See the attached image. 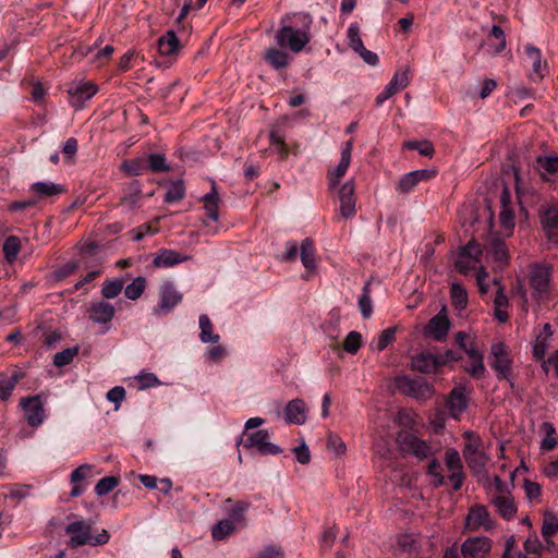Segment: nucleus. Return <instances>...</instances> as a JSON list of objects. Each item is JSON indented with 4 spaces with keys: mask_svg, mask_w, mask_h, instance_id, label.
I'll list each match as a JSON object with an SVG mask.
<instances>
[{
    "mask_svg": "<svg viewBox=\"0 0 558 558\" xmlns=\"http://www.w3.org/2000/svg\"><path fill=\"white\" fill-rule=\"evenodd\" d=\"M301 17L303 26L300 28H294L291 25H282L278 28L275 34V43L278 47L299 53L310 43L312 19L308 15H302Z\"/></svg>",
    "mask_w": 558,
    "mask_h": 558,
    "instance_id": "obj_1",
    "label": "nucleus"
},
{
    "mask_svg": "<svg viewBox=\"0 0 558 558\" xmlns=\"http://www.w3.org/2000/svg\"><path fill=\"white\" fill-rule=\"evenodd\" d=\"M396 444L399 451L407 456H412L417 460H424L433 456L432 447L414 433L400 430L396 436Z\"/></svg>",
    "mask_w": 558,
    "mask_h": 558,
    "instance_id": "obj_2",
    "label": "nucleus"
},
{
    "mask_svg": "<svg viewBox=\"0 0 558 558\" xmlns=\"http://www.w3.org/2000/svg\"><path fill=\"white\" fill-rule=\"evenodd\" d=\"M245 435V432L243 433ZM270 435L267 429H259L254 433L246 434V438H241L238 441V445L243 444L246 449H255L258 453L263 456L268 454H279L281 453V448L276 444L270 442Z\"/></svg>",
    "mask_w": 558,
    "mask_h": 558,
    "instance_id": "obj_3",
    "label": "nucleus"
},
{
    "mask_svg": "<svg viewBox=\"0 0 558 558\" xmlns=\"http://www.w3.org/2000/svg\"><path fill=\"white\" fill-rule=\"evenodd\" d=\"M489 364L499 379L511 380L512 360L505 343L498 342L492 345Z\"/></svg>",
    "mask_w": 558,
    "mask_h": 558,
    "instance_id": "obj_4",
    "label": "nucleus"
},
{
    "mask_svg": "<svg viewBox=\"0 0 558 558\" xmlns=\"http://www.w3.org/2000/svg\"><path fill=\"white\" fill-rule=\"evenodd\" d=\"M551 269L544 264H536L530 272V284L533 295L538 301H544L549 295Z\"/></svg>",
    "mask_w": 558,
    "mask_h": 558,
    "instance_id": "obj_5",
    "label": "nucleus"
},
{
    "mask_svg": "<svg viewBox=\"0 0 558 558\" xmlns=\"http://www.w3.org/2000/svg\"><path fill=\"white\" fill-rule=\"evenodd\" d=\"M396 386L402 393L415 399L433 396L432 386L423 377L400 376L396 379Z\"/></svg>",
    "mask_w": 558,
    "mask_h": 558,
    "instance_id": "obj_6",
    "label": "nucleus"
},
{
    "mask_svg": "<svg viewBox=\"0 0 558 558\" xmlns=\"http://www.w3.org/2000/svg\"><path fill=\"white\" fill-rule=\"evenodd\" d=\"M332 192L337 193L339 201V215L342 219H351L356 214V197L354 181L349 180L339 184Z\"/></svg>",
    "mask_w": 558,
    "mask_h": 558,
    "instance_id": "obj_7",
    "label": "nucleus"
},
{
    "mask_svg": "<svg viewBox=\"0 0 558 558\" xmlns=\"http://www.w3.org/2000/svg\"><path fill=\"white\" fill-rule=\"evenodd\" d=\"M97 92L98 86L95 83L90 81L75 80L68 88L70 105L76 110L82 109L86 101L90 100Z\"/></svg>",
    "mask_w": 558,
    "mask_h": 558,
    "instance_id": "obj_8",
    "label": "nucleus"
},
{
    "mask_svg": "<svg viewBox=\"0 0 558 558\" xmlns=\"http://www.w3.org/2000/svg\"><path fill=\"white\" fill-rule=\"evenodd\" d=\"M481 248L475 242H469L460 252L457 260L456 268L463 275H469L470 271H478L480 267H484L481 262Z\"/></svg>",
    "mask_w": 558,
    "mask_h": 558,
    "instance_id": "obj_9",
    "label": "nucleus"
},
{
    "mask_svg": "<svg viewBox=\"0 0 558 558\" xmlns=\"http://www.w3.org/2000/svg\"><path fill=\"white\" fill-rule=\"evenodd\" d=\"M539 219L547 240L558 244V202L543 205Z\"/></svg>",
    "mask_w": 558,
    "mask_h": 558,
    "instance_id": "obj_10",
    "label": "nucleus"
},
{
    "mask_svg": "<svg viewBox=\"0 0 558 558\" xmlns=\"http://www.w3.org/2000/svg\"><path fill=\"white\" fill-rule=\"evenodd\" d=\"M445 464L449 472V482L454 490L461 489L464 482V472L461 456L454 448H449L445 452Z\"/></svg>",
    "mask_w": 558,
    "mask_h": 558,
    "instance_id": "obj_11",
    "label": "nucleus"
},
{
    "mask_svg": "<svg viewBox=\"0 0 558 558\" xmlns=\"http://www.w3.org/2000/svg\"><path fill=\"white\" fill-rule=\"evenodd\" d=\"M410 69L404 68L397 71L389 83L385 86L384 90L380 92L375 99L377 106H381L386 100L392 97L399 90L408 87L410 84Z\"/></svg>",
    "mask_w": 558,
    "mask_h": 558,
    "instance_id": "obj_12",
    "label": "nucleus"
},
{
    "mask_svg": "<svg viewBox=\"0 0 558 558\" xmlns=\"http://www.w3.org/2000/svg\"><path fill=\"white\" fill-rule=\"evenodd\" d=\"M182 294L172 282H165L159 289V300L154 312L157 314H169L180 302Z\"/></svg>",
    "mask_w": 558,
    "mask_h": 558,
    "instance_id": "obj_13",
    "label": "nucleus"
},
{
    "mask_svg": "<svg viewBox=\"0 0 558 558\" xmlns=\"http://www.w3.org/2000/svg\"><path fill=\"white\" fill-rule=\"evenodd\" d=\"M352 146V141H348L341 150L340 161L335 168L328 170L327 180L329 191H333L340 184L341 178L347 173L351 162Z\"/></svg>",
    "mask_w": 558,
    "mask_h": 558,
    "instance_id": "obj_14",
    "label": "nucleus"
},
{
    "mask_svg": "<svg viewBox=\"0 0 558 558\" xmlns=\"http://www.w3.org/2000/svg\"><path fill=\"white\" fill-rule=\"evenodd\" d=\"M21 407L25 412L27 423L37 427L41 425L46 418L44 404L39 396H31L21 400Z\"/></svg>",
    "mask_w": 558,
    "mask_h": 558,
    "instance_id": "obj_15",
    "label": "nucleus"
},
{
    "mask_svg": "<svg viewBox=\"0 0 558 558\" xmlns=\"http://www.w3.org/2000/svg\"><path fill=\"white\" fill-rule=\"evenodd\" d=\"M437 174L435 169H420L408 172L398 182L397 191L402 194L412 192L420 182L428 181Z\"/></svg>",
    "mask_w": 558,
    "mask_h": 558,
    "instance_id": "obj_16",
    "label": "nucleus"
},
{
    "mask_svg": "<svg viewBox=\"0 0 558 558\" xmlns=\"http://www.w3.org/2000/svg\"><path fill=\"white\" fill-rule=\"evenodd\" d=\"M493 526L490 515L483 505H475L470 508L465 518V529L470 532H476L481 529L489 530Z\"/></svg>",
    "mask_w": 558,
    "mask_h": 558,
    "instance_id": "obj_17",
    "label": "nucleus"
},
{
    "mask_svg": "<svg viewBox=\"0 0 558 558\" xmlns=\"http://www.w3.org/2000/svg\"><path fill=\"white\" fill-rule=\"evenodd\" d=\"M469 405V392L464 386L454 387L447 401L446 407L451 417L459 418Z\"/></svg>",
    "mask_w": 558,
    "mask_h": 558,
    "instance_id": "obj_18",
    "label": "nucleus"
},
{
    "mask_svg": "<svg viewBox=\"0 0 558 558\" xmlns=\"http://www.w3.org/2000/svg\"><path fill=\"white\" fill-rule=\"evenodd\" d=\"M65 532L70 536V542L73 547L85 544L90 545V525L87 522L83 520L72 522L66 526Z\"/></svg>",
    "mask_w": 558,
    "mask_h": 558,
    "instance_id": "obj_19",
    "label": "nucleus"
},
{
    "mask_svg": "<svg viewBox=\"0 0 558 558\" xmlns=\"http://www.w3.org/2000/svg\"><path fill=\"white\" fill-rule=\"evenodd\" d=\"M490 549V542L487 537H473L466 539L462 545L463 558H486Z\"/></svg>",
    "mask_w": 558,
    "mask_h": 558,
    "instance_id": "obj_20",
    "label": "nucleus"
},
{
    "mask_svg": "<svg viewBox=\"0 0 558 558\" xmlns=\"http://www.w3.org/2000/svg\"><path fill=\"white\" fill-rule=\"evenodd\" d=\"M463 457L470 471L478 481L487 477L486 465L490 461V457L485 450L472 452Z\"/></svg>",
    "mask_w": 558,
    "mask_h": 558,
    "instance_id": "obj_21",
    "label": "nucleus"
},
{
    "mask_svg": "<svg viewBox=\"0 0 558 558\" xmlns=\"http://www.w3.org/2000/svg\"><path fill=\"white\" fill-rule=\"evenodd\" d=\"M492 283L497 287L496 295L494 299V317L499 323H507L509 319V299L505 293V287L496 278L492 280Z\"/></svg>",
    "mask_w": 558,
    "mask_h": 558,
    "instance_id": "obj_22",
    "label": "nucleus"
},
{
    "mask_svg": "<svg viewBox=\"0 0 558 558\" xmlns=\"http://www.w3.org/2000/svg\"><path fill=\"white\" fill-rule=\"evenodd\" d=\"M553 330L551 326L546 323L542 329L536 333L535 341L533 344V355L536 360H544L548 349L551 345Z\"/></svg>",
    "mask_w": 558,
    "mask_h": 558,
    "instance_id": "obj_23",
    "label": "nucleus"
},
{
    "mask_svg": "<svg viewBox=\"0 0 558 558\" xmlns=\"http://www.w3.org/2000/svg\"><path fill=\"white\" fill-rule=\"evenodd\" d=\"M442 363L444 361L440 356L422 352L413 357L412 367L421 373L430 374L436 372Z\"/></svg>",
    "mask_w": 558,
    "mask_h": 558,
    "instance_id": "obj_24",
    "label": "nucleus"
},
{
    "mask_svg": "<svg viewBox=\"0 0 558 558\" xmlns=\"http://www.w3.org/2000/svg\"><path fill=\"white\" fill-rule=\"evenodd\" d=\"M89 318L96 324H107L111 322L114 316V306L106 301H98L92 303L89 307Z\"/></svg>",
    "mask_w": 558,
    "mask_h": 558,
    "instance_id": "obj_25",
    "label": "nucleus"
},
{
    "mask_svg": "<svg viewBox=\"0 0 558 558\" xmlns=\"http://www.w3.org/2000/svg\"><path fill=\"white\" fill-rule=\"evenodd\" d=\"M525 53L527 61L531 63L532 66L530 77L536 82L544 76L546 63L542 60L541 50L533 45L525 46Z\"/></svg>",
    "mask_w": 558,
    "mask_h": 558,
    "instance_id": "obj_26",
    "label": "nucleus"
},
{
    "mask_svg": "<svg viewBox=\"0 0 558 558\" xmlns=\"http://www.w3.org/2000/svg\"><path fill=\"white\" fill-rule=\"evenodd\" d=\"M283 412L286 421L290 424L302 425L306 421V405L301 399L291 400Z\"/></svg>",
    "mask_w": 558,
    "mask_h": 558,
    "instance_id": "obj_27",
    "label": "nucleus"
},
{
    "mask_svg": "<svg viewBox=\"0 0 558 558\" xmlns=\"http://www.w3.org/2000/svg\"><path fill=\"white\" fill-rule=\"evenodd\" d=\"M187 258V256L180 255L173 250L161 248L155 254L153 264L158 268H169L185 262Z\"/></svg>",
    "mask_w": 558,
    "mask_h": 558,
    "instance_id": "obj_28",
    "label": "nucleus"
},
{
    "mask_svg": "<svg viewBox=\"0 0 558 558\" xmlns=\"http://www.w3.org/2000/svg\"><path fill=\"white\" fill-rule=\"evenodd\" d=\"M449 328L450 322L448 317L446 314L439 313L429 320L426 327V335L435 340H441L447 336Z\"/></svg>",
    "mask_w": 558,
    "mask_h": 558,
    "instance_id": "obj_29",
    "label": "nucleus"
},
{
    "mask_svg": "<svg viewBox=\"0 0 558 558\" xmlns=\"http://www.w3.org/2000/svg\"><path fill=\"white\" fill-rule=\"evenodd\" d=\"M202 201L204 203V209L206 211L207 218L214 222H217L219 219L220 197L215 181L211 182L210 191L202 197Z\"/></svg>",
    "mask_w": 558,
    "mask_h": 558,
    "instance_id": "obj_30",
    "label": "nucleus"
},
{
    "mask_svg": "<svg viewBox=\"0 0 558 558\" xmlns=\"http://www.w3.org/2000/svg\"><path fill=\"white\" fill-rule=\"evenodd\" d=\"M264 59L275 70L287 68L291 61V57L286 51V48H280L277 45L266 50Z\"/></svg>",
    "mask_w": 558,
    "mask_h": 558,
    "instance_id": "obj_31",
    "label": "nucleus"
},
{
    "mask_svg": "<svg viewBox=\"0 0 558 558\" xmlns=\"http://www.w3.org/2000/svg\"><path fill=\"white\" fill-rule=\"evenodd\" d=\"M492 504L506 520H511L517 513V507L511 494L494 495L492 497Z\"/></svg>",
    "mask_w": 558,
    "mask_h": 558,
    "instance_id": "obj_32",
    "label": "nucleus"
},
{
    "mask_svg": "<svg viewBox=\"0 0 558 558\" xmlns=\"http://www.w3.org/2000/svg\"><path fill=\"white\" fill-rule=\"evenodd\" d=\"M29 190L38 199L56 196L64 192V187L61 184L46 181L33 183Z\"/></svg>",
    "mask_w": 558,
    "mask_h": 558,
    "instance_id": "obj_33",
    "label": "nucleus"
},
{
    "mask_svg": "<svg viewBox=\"0 0 558 558\" xmlns=\"http://www.w3.org/2000/svg\"><path fill=\"white\" fill-rule=\"evenodd\" d=\"M300 257L302 265L308 271H313L316 268V248L312 239L306 238L302 241L300 246Z\"/></svg>",
    "mask_w": 558,
    "mask_h": 558,
    "instance_id": "obj_34",
    "label": "nucleus"
},
{
    "mask_svg": "<svg viewBox=\"0 0 558 558\" xmlns=\"http://www.w3.org/2000/svg\"><path fill=\"white\" fill-rule=\"evenodd\" d=\"M179 48L180 43L174 31H168L158 39V50L162 56H172Z\"/></svg>",
    "mask_w": 558,
    "mask_h": 558,
    "instance_id": "obj_35",
    "label": "nucleus"
},
{
    "mask_svg": "<svg viewBox=\"0 0 558 558\" xmlns=\"http://www.w3.org/2000/svg\"><path fill=\"white\" fill-rule=\"evenodd\" d=\"M468 356L470 364L466 367V372L475 378H482L486 371L483 362V354L476 348H471Z\"/></svg>",
    "mask_w": 558,
    "mask_h": 558,
    "instance_id": "obj_36",
    "label": "nucleus"
},
{
    "mask_svg": "<svg viewBox=\"0 0 558 558\" xmlns=\"http://www.w3.org/2000/svg\"><path fill=\"white\" fill-rule=\"evenodd\" d=\"M541 429L544 433V437L541 441V449L543 451L553 450L558 445V436L554 424L550 422H544L541 425Z\"/></svg>",
    "mask_w": 558,
    "mask_h": 558,
    "instance_id": "obj_37",
    "label": "nucleus"
},
{
    "mask_svg": "<svg viewBox=\"0 0 558 558\" xmlns=\"http://www.w3.org/2000/svg\"><path fill=\"white\" fill-rule=\"evenodd\" d=\"M121 169L129 175L137 177L147 171L146 156H140L131 160H124Z\"/></svg>",
    "mask_w": 558,
    "mask_h": 558,
    "instance_id": "obj_38",
    "label": "nucleus"
},
{
    "mask_svg": "<svg viewBox=\"0 0 558 558\" xmlns=\"http://www.w3.org/2000/svg\"><path fill=\"white\" fill-rule=\"evenodd\" d=\"M198 324H199V329H201L199 339L202 342H204V343L218 342L220 337L218 333L214 332V327H213L211 320L207 315H205V314L201 315L198 318Z\"/></svg>",
    "mask_w": 558,
    "mask_h": 558,
    "instance_id": "obj_39",
    "label": "nucleus"
},
{
    "mask_svg": "<svg viewBox=\"0 0 558 558\" xmlns=\"http://www.w3.org/2000/svg\"><path fill=\"white\" fill-rule=\"evenodd\" d=\"M396 328H387L383 330L376 338L371 341V349L380 352L385 350L395 339Z\"/></svg>",
    "mask_w": 558,
    "mask_h": 558,
    "instance_id": "obj_40",
    "label": "nucleus"
},
{
    "mask_svg": "<svg viewBox=\"0 0 558 558\" xmlns=\"http://www.w3.org/2000/svg\"><path fill=\"white\" fill-rule=\"evenodd\" d=\"M450 296L453 306L461 311L466 307L468 304V292L464 287L458 282L451 283Z\"/></svg>",
    "mask_w": 558,
    "mask_h": 558,
    "instance_id": "obj_41",
    "label": "nucleus"
},
{
    "mask_svg": "<svg viewBox=\"0 0 558 558\" xmlns=\"http://www.w3.org/2000/svg\"><path fill=\"white\" fill-rule=\"evenodd\" d=\"M465 444L462 450L463 456L485 450L482 438L474 432L468 430L463 434Z\"/></svg>",
    "mask_w": 558,
    "mask_h": 558,
    "instance_id": "obj_42",
    "label": "nucleus"
},
{
    "mask_svg": "<svg viewBox=\"0 0 558 558\" xmlns=\"http://www.w3.org/2000/svg\"><path fill=\"white\" fill-rule=\"evenodd\" d=\"M558 531V518L547 512L543 518L542 525V536L544 537L546 544L549 546L551 544L550 537Z\"/></svg>",
    "mask_w": 558,
    "mask_h": 558,
    "instance_id": "obj_43",
    "label": "nucleus"
},
{
    "mask_svg": "<svg viewBox=\"0 0 558 558\" xmlns=\"http://www.w3.org/2000/svg\"><path fill=\"white\" fill-rule=\"evenodd\" d=\"M21 250V241L15 235H10L3 243V255L8 263H13Z\"/></svg>",
    "mask_w": 558,
    "mask_h": 558,
    "instance_id": "obj_44",
    "label": "nucleus"
},
{
    "mask_svg": "<svg viewBox=\"0 0 558 558\" xmlns=\"http://www.w3.org/2000/svg\"><path fill=\"white\" fill-rule=\"evenodd\" d=\"M403 148L410 150H417L420 155L424 157H433L434 155V145L432 142L427 140L423 141H408L403 144Z\"/></svg>",
    "mask_w": 558,
    "mask_h": 558,
    "instance_id": "obj_45",
    "label": "nucleus"
},
{
    "mask_svg": "<svg viewBox=\"0 0 558 558\" xmlns=\"http://www.w3.org/2000/svg\"><path fill=\"white\" fill-rule=\"evenodd\" d=\"M145 287V278L136 277L125 287L124 294L129 300L135 301L143 294Z\"/></svg>",
    "mask_w": 558,
    "mask_h": 558,
    "instance_id": "obj_46",
    "label": "nucleus"
},
{
    "mask_svg": "<svg viewBox=\"0 0 558 558\" xmlns=\"http://www.w3.org/2000/svg\"><path fill=\"white\" fill-rule=\"evenodd\" d=\"M235 530V524L232 520L225 519L219 521L211 529V536L217 541H221L226 538L229 534L233 533Z\"/></svg>",
    "mask_w": 558,
    "mask_h": 558,
    "instance_id": "obj_47",
    "label": "nucleus"
},
{
    "mask_svg": "<svg viewBox=\"0 0 558 558\" xmlns=\"http://www.w3.org/2000/svg\"><path fill=\"white\" fill-rule=\"evenodd\" d=\"M185 195V187L183 182L178 180L169 184L167 193L165 195L166 203H175L181 201Z\"/></svg>",
    "mask_w": 558,
    "mask_h": 558,
    "instance_id": "obj_48",
    "label": "nucleus"
},
{
    "mask_svg": "<svg viewBox=\"0 0 558 558\" xmlns=\"http://www.w3.org/2000/svg\"><path fill=\"white\" fill-rule=\"evenodd\" d=\"M359 307L364 318H368L373 313L369 282L363 287L362 294L359 298Z\"/></svg>",
    "mask_w": 558,
    "mask_h": 558,
    "instance_id": "obj_49",
    "label": "nucleus"
},
{
    "mask_svg": "<svg viewBox=\"0 0 558 558\" xmlns=\"http://www.w3.org/2000/svg\"><path fill=\"white\" fill-rule=\"evenodd\" d=\"M348 45L355 52L364 46L357 23H351L347 32Z\"/></svg>",
    "mask_w": 558,
    "mask_h": 558,
    "instance_id": "obj_50",
    "label": "nucleus"
},
{
    "mask_svg": "<svg viewBox=\"0 0 558 558\" xmlns=\"http://www.w3.org/2000/svg\"><path fill=\"white\" fill-rule=\"evenodd\" d=\"M134 379L137 381L140 390H145V389L158 387L161 385L158 377L154 373H150V372H140L134 377Z\"/></svg>",
    "mask_w": 558,
    "mask_h": 558,
    "instance_id": "obj_51",
    "label": "nucleus"
},
{
    "mask_svg": "<svg viewBox=\"0 0 558 558\" xmlns=\"http://www.w3.org/2000/svg\"><path fill=\"white\" fill-rule=\"evenodd\" d=\"M78 353L77 347L66 348L57 352L53 356V364L57 367L69 365Z\"/></svg>",
    "mask_w": 558,
    "mask_h": 558,
    "instance_id": "obj_52",
    "label": "nucleus"
},
{
    "mask_svg": "<svg viewBox=\"0 0 558 558\" xmlns=\"http://www.w3.org/2000/svg\"><path fill=\"white\" fill-rule=\"evenodd\" d=\"M147 160V170L153 172H161L167 171L169 166L167 163L166 157L162 154H149L146 156Z\"/></svg>",
    "mask_w": 558,
    "mask_h": 558,
    "instance_id": "obj_53",
    "label": "nucleus"
},
{
    "mask_svg": "<svg viewBox=\"0 0 558 558\" xmlns=\"http://www.w3.org/2000/svg\"><path fill=\"white\" fill-rule=\"evenodd\" d=\"M427 474L432 477V483L435 487H440L445 484V476L441 474V463L437 459L429 461Z\"/></svg>",
    "mask_w": 558,
    "mask_h": 558,
    "instance_id": "obj_54",
    "label": "nucleus"
},
{
    "mask_svg": "<svg viewBox=\"0 0 558 558\" xmlns=\"http://www.w3.org/2000/svg\"><path fill=\"white\" fill-rule=\"evenodd\" d=\"M20 376L14 373L10 377L0 378V400H7L19 383Z\"/></svg>",
    "mask_w": 558,
    "mask_h": 558,
    "instance_id": "obj_55",
    "label": "nucleus"
},
{
    "mask_svg": "<svg viewBox=\"0 0 558 558\" xmlns=\"http://www.w3.org/2000/svg\"><path fill=\"white\" fill-rule=\"evenodd\" d=\"M489 254L492 258L499 264H505L508 260L506 244L500 240H494L492 242Z\"/></svg>",
    "mask_w": 558,
    "mask_h": 558,
    "instance_id": "obj_56",
    "label": "nucleus"
},
{
    "mask_svg": "<svg viewBox=\"0 0 558 558\" xmlns=\"http://www.w3.org/2000/svg\"><path fill=\"white\" fill-rule=\"evenodd\" d=\"M119 484V480L114 476H106L98 481L95 486V493L98 496H105L112 492Z\"/></svg>",
    "mask_w": 558,
    "mask_h": 558,
    "instance_id": "obj_57",
    "label": "nucleus"
},
{
    "mask_svg": "<svg viewBox=\"0 0 558 558\" xmlns=\"http://www.w3.org/2000/svg\"><path fill=\"white\" fill-rule=\"evenodd\" d=\"M361 333L357 331H350L343 341V349L350 354H355L361 348Z\"/></svg>",
    "mask_w": 558,
    "mask_h": 558,
    "instance_id": "obj_58",
    "label": "nucleus"
},
{
    "mask_svg": "<svg viewBox=\"0 0 558 558\" xmlns=\"http://www.w3.org/2000/svg\"><path fill=\"white\" fill-rule=\"evenodd\" d=\"M123 289V280L114 279L104 283L101 294L106 299H113L120 294Z\"/></svg>",
    "mask_w": 558,
    "mask_h": 558,
    "instance_id": "obj_59",
    "label": "nucleus"
},
{
    "mask_svg": "<svg viewBox=\"0 0 558 558\" xmlns=\"http://www.w3.org/2000/svg\"><path fill=\"white\" fill-rule=\"evenodd\" d=\"M499 221L501 228L509 234L514 228V211L513 208L501 209L499 214Z\"/></svg>",
    "mask_w": 558,
    "mask_h": 558,
    "instance_id": "obj_60",
    "label": "nucleus"
},
{
    "mask_svg": "<svg viewBox=\"0 0 558 558\" xmlns=\"http://www.w3.org/2000/svg\"><path fill=\"white\" fill-rule=\"evenodd\" d=\"M538 165L548 173L558 172V156L539 157Z\"/></svg>",
    "mask_w": 558,
    "mask_h": 558,
    "instance_id": "obj_61",
    "label": "nucleus"
},
{
    "mask_svg": "<svg viewBox=\"0 0 558 558\" xmlns=\"http://www.w3.org/2000/svg\"><path fill=\"white\" fill-rule=\"evenodd\" d=\"M544 545L538 539L537 535H530L524 542V550L527 554H536L539 555Z\"/></svg>",
    "mask_w": 558,
    "mask_h": 558,
    "instance_id": "obj_62",
    "label": "nucleus"
},
{
    "mask_svg": "<svg viewBox=\"0 0 558 558\" xmlns=\"http://www.w3.org/2000/svg\"><path fill=\"white\" fill-rule=\"evenodd\" d=\"M256 558H283V550L277 545H267L257 554Z\"/></svg>",
    "mask_w": 558,
    "mask_h": 558,
    "instance_id": "obj_63",
    "label": "nucleus"
},
{
    "mask_svg": "<svg viewBox=\"0 0 558 558\" xmlns=\"http://www.w3.org/2000/svg\"><path fill=\"white\" fill-rule=\"evenodd\" d=\"M107 400L114 403L116 408L121 404L125 398V389L122 386H116L107 392Z\"/></svg>",
    "mask_w": 558,
    "mask_h": 558,
    "instance_id": "obj_64",
    "label": "nucleus"
}]
</instances>
